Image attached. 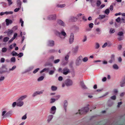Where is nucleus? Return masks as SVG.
Wrapping results in <instances>:
<instances>
[{
    "label": "nucleus",
    "instance_id": "31",
    "mask_svg": "<svg viewBox=\"0 0 125 125\" xmlns=\"http://www.w3.org/2000/svg\"><path fill=\"white\" fill-rule=\"evenodd\" d=\"M110 10L109 9H106L105 11V13L107 15L109 13Z\"/></svg>",
    "mask_w": 125,
    "mask_h": 125
},
{
    "label": "nucleus",
    "instance_id": "21",
    "mask_svg": "<svg viewBox=\"0 0 125 125\" xmlns=\"http://www.w3.org/2000/svg\"><path fill=\"white\" fill-rule=\"evenodd\" d=\"M53 116L52 115H49L48 116L47 120L48 122H49L52 119Z\"/></svg>",
    "mask_w": 125,
    "mask_h": 125
},
{
    "label": "nucleus",
    "instance_id": "8",
    "mask_svg": "<svg viewBox=\"0 0 125 125\" xmlns=\"http://www.w3.org/2000/svg\"><path fill=\"white\" fill-rule=\"evenodd\" d=\"M56 110V108L55 106H53L52 107L51 109L50 113L53 114H54Z\"/></svg>",
    "mask_w": 125,
    "mask_h": 125
},
{
    "label": "nucleus",
    "instance_id": "11",
    "mask_svg": "<svg viewBox=\"0 0 125 125\" xmlns=\"http://www.w3.org/2000/svg\"><path fill=\"white\" fill-rule=\"evenodd\" d=\"M56 16L55 15H50L48 16V19L49 20H53L55 19Z\"/></svg>",
    "mask_w": 125,
    "mask_h": 125
},
{
    "label": "nucleus",
    "instance_id": "7",
    "mask_svg": "<svg viewBox=\"0 0 125 125\" xmlns=\"http://www.w3.org/2000/svg\"><path fill=\"white\" fill-rule=\"evenodd\" d=\"M74 39V36L73 33H71L69 39V42L70 44L72 43Z\"/></svg>",
    "mask_w": 125,
    "mask_h": 125
},
{
    "label": "nucleus",
    "instance_id": "17",
    "mask_svg": "<svg viewBox=\"0 0 125 125\" xmlns=\"http://www.w3.org/2000/svg\"><path fill=\"white\" fill-rule=\"evenodd\" d=\"M80 84L82 88L84 89H86L87 88L85 85L84 84V82L83 81H81Z\"/></svg>",
    "mask_w": 125,
    "mask_h": 125
},
{
    "label": "nucleus",
    "instance_id": "47",
    "mask_svg": "<svg viewBox=\"0 0 125 125\" xmlns=\"http://www.w3.org/2000/svg\"><path fill=\"white\" fill-rule=\"evenodd\" d=\"M23 55V53L22 52H20L19 54H18V56H19V57H21Z\"/></svg>",
    "mask_w": 125,
    "mask_h": 125
},
{
    "label": "nucleus",
    "instance_id": "61",
    "mask_svg": "<svg viewBox=\"0 0 125 125\" xmlns=\"http://www.w3.org/2000/svg\"><path fill=\"white\" fill-rule=\"evenodd\" d=\"M17 35V34L16 33H15L13 35V37H12L14 39H15Z\"/></svg>",
    "mask_w": 125,
    "mask_h": 125
},
{
    "label": "nucleus",
    "instance_id": "44",
    "mask_svg": "<svg viewBox=\"0 0 125 125\" xmlns=\"http://www.w3.org/2000/svg\"><path fill=\"white\" fill-rule=\"evenodd\" d=\"M121 23H125V17L121 19Z\"/></svg>",
    "mask_w": 125,
    "mask_h": 125
},
{
    "label": "nucleus",
    "instance_id": "36",
    "mask_svg": "<svg viewBox=\"0 0 125 125\" xmlns=\"http://www.w3.org/2000/svg\"><path fill=\"white\" fill-rule=\"evenodd\" d=\"M82 60L84 62H86L88 60V58L87 57H85L83 59H82Z\"/></svg>",
    "mask_w": 125,
    "mask_h": 125
},
{
    "label": "nucleus",
    "instance_id": "27",
    "mask_svg": "<svg viewBox=\"0 0 125 125\" xmlns=\"http://www.w3.org/2000/svg\"><path fill=\"white\" fill-rule=\"evenodd\" d=\"M96 4L97 7H98L101 4V1L99 0H97V1Z\"/></svg>",
    "mask_w": 125,
    "mask_h": 125
},
{
    "label": "nucleus",
    "instance_id": "2",
    "mask_svg": "<svg viewBox=\"0 0 125 125\" xmlns=\"http://www.w3.org/2000/svg\"><path fill=\"white\" fill-rule=\"evenodd\" d=\"M55 33L58 36L63 39H65L66 34L64 31H62L61 32L57 31Z\"/></svg>",
    "mask_w": 125,
    "mask_h": 125
},
{
    "label": "nucleus",
    "instance_id": "14",
    "mask_svg": "<svg viewBox=\"0 0 125 125\" xmlns=\"http://www.w3.org/2000/svg\"><path fill=\"white\" fill-rule=\"evenodd\" d=\"M48 44L49 46H52L54 44V42L53 41H49L48 42Z\"/></svg>",
    "mask_w": 125,
    "mask_h": 125
},
{
    "label": "nucleus",
    "instance_id": "43",
    "mask_svg": "<svg viewBox=\"0 0 125 125\" xmlns=\"http://www.w3.org/2000/svg\"><path fill=\"white\" fill-rule=\"evenodd\" d=\"M7 51V48L5 47L3 48H2V52H5Z\"/></svg>",
    "mask_w": 125,
    "mask_h": 125
},
{
    "label": "nucleus",
    "instance_id": "20",
    "mask_svg": "<svg viewBox=\"0 0 125 125\" xmlns=\"http://www.w3.org/2000/svg\"><path fill=\"white\" fill-rule=\"evenodd\" d=\"M27 96L26 95H24L23 96H22L20 98H19L18 99L20 101L22 100L25 98L26 97H27Z\"/></svg>",
    "mask_w": 125,
    "mask_h": 125
},
{
    "label": "nucleus",
    "instance_id": "19",
    "mask_svg": "<svg viewBox=\"0 0 125 125\" xmlns=\"http://www.w3.org/2000/svg\"><path fill=\"white\" fill-rule=\"evenodd\" d=\"M23 102L22 101H21L17 103V105L18 106H21L23 105Z\"/></svg>",
    "mask_w": 125,
    "mask_h": 125
},
{
    "label": "nucleus",
    "instance_id": "51",
    "mask_svg": "<svg viewBox=\"0 0 125 125\" xmlns=\"http://www.w3.org/2000/svg\"><path fill=\"white\" fill-rule=\"evenodd\" d=\"M5 61V59L3 58H1L0 62L1 63L4 62Z\"/></svg>",
    "mask_w": 125,
    "mask_h": 125
},
{
    "label": "nucleus",
    "instance_id": "22",
    "mask_svg": "<svg viewBox=\"0 0 125 125\" xmlns=\"http://www.w3.org/2000/svg\"><path fill=\"white\" fill-rule=\"evenodd\" d=\"M53 70H51L49 72V73L50 75H52L54 73L55 70L54 68H53Z\"/></svg>",
    "mask_w": 125,
    "mask_h": 125
},
{
    "label": "nucleus",
    "instance_id": "9",
    "mask_svg": "<svg viewBox=\"0 0 125 125\" xmlns=\"http://www.w3.org/2000/svg\"><path fill=\"white\" fill-rule=\"evenodd\" d=\"M115 55L113 54L111 55V57L110 60L108 61V62L110 63H112L115 60Z\"/></svg>",
    "mask_w": 125,
    "mask_h": 125
},
{
    "label": "nucleus",
    "instance_id": "34",
    "mask_svg": "<svg viewBox=\"0 0 125 125\" xmlns=\"http://www.w3.org/2000/svg\"><path fill=\"white\" fill-rule=\"evenodd\" d=\"M72 21H75L77 20V19L75 17H72Z\"/></svg>",
    "mask_w": 125,
    "mask_h": 125
},
{
    "label": "nucleus",
    "instance_id": "10",
    "mask_svg": "<svg viewBox=\"0 0 125 125\" xmlns=\"http://www.w3.org/2000/svg\"><path fill=\"white\" fill-rule=\"evenodd\" d=\"M120 86L121 87L125 86V76H124V78L120 82Z\"/></svg>",
    "mask_w": 125,
    "mask_h": 125
},
{
    "label": "nucleus",
    "instance_id": "38",
    "mask_svg": "<svg viewBox=\"0 0 125 125\" xmlns=\"http://www.w3.org/2000/svg\"><path fill=\"white\" fill-rule=\"evenodd\" d=\"M115 31V29L113 28H111L110 29V32L111 33H114Z\"/></svg>",
    "mask_w": 125,
    "mask_h": 125
},
{
    "label": "nucleus",
    "instance_id": "26",
    "mask_svg": "<svg viewBox=\"0 0 125 125\" xmlns=\"http://www.w3.org/2000/svg\"><path fill=\"white\" fill-rule=\"evenodd\" d=\"M44 78V77L43 76H41L38 78L37 80L38 81H41Z\"/></svg>",
    "mask_w": 125,
    "mask_h": 125
},
{
    "label": "nucleus",
    "instance_id": "39",
    "mask_svg": "<svg viewBox=\"0 0 125 125\" xmlns=\"http://www.w3.org/2000/svg\"><path fill=\"white\" fill-rule=\"evenodd\" d=\"M44 90H42L40 91H36L37 93V95L40 94H42L43 93V92L44 91Z\"/></svg>",
    "mask_w": 125,
    "mask_h": 125
},
{
    "label": "nucleus",
    "instance_id": "52",
    "mask_svg": "<svg viewBox=\"0 0 125 125\" xmlns=\"http://www.w3.org/2000/svg\"><path fill=\"white\" fill-rule=\"evenodd\" d=\"M94 24L93 23H90L89 24V26L90 28H92L93 27Z\"/></svg>",
    "mask_w": 125,
    "mask_h": 125
},
{
    "label": "nucleus",
    "instance_id": "59",
    "mask_svg": "<svg viewBox=\"0 0 125 125\" xmlns=\"http://www.w3.org/2000/svg\"><path fill=\"white\" fill-rule=\"evenodd\" d=\"M63 79V78L62 76H59L58 78V80L59 81H62Z\"/></svg>",
    "mask_w": 125,
    "mask_h": 125
},
{
    "label": "nucleus",
    "instance_id": "29",
    "mask_svg": "<svg viewBox=\"0 0 125 125\" xmlns=\"http://www.w3.org/2000/svg\"><path fill=\"white\" fill-rule=\"evenodd\" d=\"M105 17V15H99V18L98 19H102L104 18Z\"/></svg>",
    "mask_w": 125,
    "mask_h": 125
},
{
    "label": "nucleus",
    "instance_id": "4",
    "mask_svg": "<svg viewBox=\"0 0 125 125\" xmlns=\"http://www.w3.org/2000/svg\"><path fill=\"white\" fill-rule=\"evenodd\" d=\"M82 58V56H80L77 58L75 62V63L77 65L79 66L81 63Z\"/></svg>",
    "mask_w": 125,
    "mask_h": 125
},
{
    "label": "nucleus",
    "instance_id": "32",
    "mask_svg": "<svg viewBox=\"0 0 125 125\" xmlns=\"http://www.w3.org/2000/svg\"><path fill=\"white\" fill-rule=\"evenodd\" d=\"M10 61L11 62H15L16 61L15 58L14 57H12L10 59Z\"/></svg>",
    "mask_w": 125,
    "mask_h": 125
},
{
    "label": "nucleus",
    "instance_id": "54",
    "mask_svg": "<svg viewBox=\"0 0 125 125\" xmlns=\"http://www.w3.org/2000/svg\"><path fill=\"white\" fill-rule=\"evenodd\" d=\"M20 7H19L18 8H16V9H15L14 10V11L15 12H18V11H19V10H20Z\"/></svg>",
    "mask_w": 125,
    "mask_h": 125
},
{
    "label": "nucleus",
    "instance_id": "33",
    "mask_svg": "<svg viewBox=\"0 0 125 125\" xmlns=\"http://www.w3.org/2000/svg\"><path fill=\"white\" fill-rule=\"evenodd\" d=\"M79 47L78 46H76L74 48V52H77L78 50Z\"/></svg>",
    "mask_w": 125,
    "mask_h": 125
},
{
    "label": "nucleus",
    "instance_id": "16",
    "mask_svg": "<svg viewBox=\"0 0 125 125\" xmlns=\"http://www.w3.org/2000/svg\"><path fill=\"white\" fill-rule=\"evenodd\" d=\"M17 6L20 8L21 7V3L20 0H17Z\"/></svg>",
    "mask_w": 125,
    "mask_h": 125
},
{
    "label": "nucleus",
    "instance_id": "62",
    "mask_svg": "<svg viewBox=\"0 0 125 125\" xmlns=\"http://www.w3.org/2000/svg\"><path fill=\"white\" fill-rule=\"evenodd\" d=\"M51 103H52L54 102L56 100L55 99L51 98Z\"/></svg>",
    "mask_w": 125,
    "mask_h": 125
},
{
    "label": "nucleus",
    "instance_id": "58",
    "mask_svg": "<svg viewBox=\"0 0 125 125\" xmlns=\"http://www.w3.org/2000/svg\"><path fill=\"white\" fill-rule=\"evenodd\" d=\"M17 103L16 102H15L13 103L12 104V106L13 107H14L16 105H17Z\"/></svg>",
    "mask_w": 125,
    "mask_h": 125
},
{
    "label": "nucleus",
    "instance_id": "45",
    "mask_svg": "<svg viewBox=\"0 0 125 125\" xmlns=\"http://www.w3.org/2000/svg\"><path fill=\"white\" fill-rule=\"evenodd\" d=\"M16 68V66H13L12 68L10 69H9V70L10 71H13V70L14 69H15Z\"/></svg>",
    "mask_w": 125,
    "mask_h": 125
},
{
    "label": "nucleus",
    "instance_id": "24",
    "mask_svg": "<svg viewBox=\"0 0 125 125\" xmlns=\"http://www.w3.org/2000/svg\"><path fill=\"white\" fill-rule=\"evenodd\" d=\"M51 89L52 91H54L56 90L57 89V88L55 86H52L51 87Z\"/></svg>",
    "mask_w": 125,
    "mask_h": 125
},
{
    "label": "nucleus",
    "instance_id": "35",
    "mask_svg": "<svg viewBox=\"0 0 125 125\" xmlns=\"http://www.w3.org/2000/svg\"><path fill=\"white\" fill-rule=\"evenodd\" d=\"M100 47V45L99 43H96L95 46V49H98Z\"/></svg>",
    "mask_w": 125,
    "mask_h": 125
},
{
    "label": "nucleus",
    "instance_id": "3",
    "mask_svg": "<svg viewBox=\"0 0 125 125\" xmlns=\"http://www.w3.org/2000/svg\"><path fill=\"white\" fill-rule=\"evenodd\" d=\"M124 33L122 31H120L117 34V35L119 36L117 38V39L119 41H120L123 40L124 38V36L123 35Z\"/></svg>",
    "mask_w": 125,
    "mask_h": 125
},
{
    "label": "nucleus",
    "instance_id": "15",
    "mask_svg": "<svg viewBox=\"0 0 125 125\" xmlns=\"http://www.w3.org/2000/svg\"><path fill=\"white\" fill-rule=\"evenodd\" d=\"M57 23L60 25L63 26H65V23L61 20H58L57 21Z\"/></svg>",
    "mask_w": 125,
    "mask_h": 125
},
{
    "label": "nucleus",
    "instance_id": "30",
    "mask_svg": "<svg viewBox=\"0 0 125 125\" xmlns=\"http://www.w3.org/2000/svg\"><path fill=\"white\" fill-rule=\"evenodd\" d=\"M9 38L8 37H6L4 38L3 39V42H7L9 39Z\"/></svg>",
    "mask_w": 125,
    "mask_h": 125
},
{
    "label": "nucleus",
    "instance_id": "28",
    "mask_svg": "<svg viewBox=\"0 0 125 125\" xmlns=\"http://www.w3.org/2000/svg\"><path fill=\"white\" fill-rule=\"evenodd\" d=\"M67 104L68 103L67 101L66 100L64 101V107L65 110H66V107Z\"/></svg>",
    "mask_w": 125,
    "mask_h": 125
},
{
    "label": "nucleus",
    "instance_id": "5",
    "mask_svg": "<svg viewBox=\"0 0 125 125\" xmlns=\"http://www.w3.org/2000/svg\"><path fill=\"white\" fill-rule=\"evenodd\" d=\"M65 84L67 86H70L73 84L72 81L70 79H67L65 81Z\"/></svg>",
    "mask_w": 125,
    "mask_h": 125
},
{
    "label": "nucleus",
    "instance_id": "49",
    "mask_svg": "<svg viewBox=\"0 0 125 125\" xmlns=\"http://www.w3.org/2000/svg\"><path fill=\"white\" fill-rule=\"evenodd\" d=\"M20 22L21 23V25L22 27L23 26L24 22L22 19H20Z\"/></svg>",
    "mask_w": 125,
    "mask_h": 125
},
{
    "label": "nucleus",
    "instance_id": "55",
    "mask_svg": "<svg viewBox=\"0 0 125 125\" xmlns=\"http://www.w3.org/2000/svg\"><path fill=\"white\" fill-rule=\"evenodd\" d=\"M5 79L4 76H1L0 78V81H3Z\"/></svg>",
    "mask_w": 125,
    "mask_h": 125
},
{
    "label": "nucleus",
    "instance_id": "6",
    "mask_svg": "<svg viewBox=\"0 0 125 125\" xmlns=\"http://www.w3.org/2000/svg\"><path fill=\"white\" fill-rule=\"evenodd\" d=\"M70 72V70L67 68L63 69L61 71V73L64 75H67Z\"/></svg>",
    "mask_w": 125,
    "mask_h": 125
},
{
    "label": "nucleus",
    "instance_id": "46",
    "mask_svg": "<svg viewBox=\"0 0 125 125\" xmlns=\"http://www.w3.org/2000/svg\"><path fill=\"white\" fill-rule=\"evenodd\" d=\"M40 69L39 68H37L35 70H34L33 71V73H36Z\"/></svg>",
    "mask_w": 125,
    "mask_h": 125
},
{
    "label": "nucleus",
    "instance_id": "41",
    "mask_svg": "<svg viewBox=\"0 0 125 125\" xmlns=\"http://www.w3.org/2000/svg\"><path fill=\"white\" fill-rule=\"evenodd\" d=\"M116 21L117 22H120L121 23V19L120 17H118L116 19Z\"/></svg>",
    "mask_w": 125,
    "mask_h": 125
},
{
    "label": "nucleus",
    "instance_id": "25",
    "mask_svg": "<svg viewBox=\"0 0 125 125\" xmlns=\"http://www.w3.org/2000/svg\"><path fill=\"white\" fill-rule=\"evenodd\" d=\"M10 115V113L9 112L6 114L3 117V118H6L8 116H9Z\"/></svg>",
    "mask_w": 125,
    "mask_h": 125
},
{
    "label": "nucleus",
    "instance_id": "53",
    "mask_svg": "<svg viewBox=\"0 0 125 125\" xmlns=\"http://www.w3.org/2000/svg\"><path fill=\"white\" fill-rule=\"evenodd\" d=\"M111 98L112 100H115V99L116 98V96L115 95H114L113 96H111Z\"/></svg>",
    "mask_w": 125,
    "mask_h": 125
},
{
    "label": "nucleus",
    "instance_id": "56",
    "mask_svg": "<svg viewBox=\"0 0 125 125\" xmlns=\"http://www.w3.org/2000/svg\"><path fill=\"white\" fill-rule=\"evenodd\" d=\"M27 118L26 116V114L25 115H24L23 116L22 118V119H25Z\"/></svg>",
    "mask_w": 125,
    "mask_h": 125
},
{
    "label": "nucleus",
    "instance_id": "13",
    "mask_svg": "<svg viewBox=\"0 0 125 125\" xmlns=\"http://www.w3.org/2000/svg\"><path fill=\"white\" fill-rule=\"evenodd\" d=\"M6 25L7 26H8L9 24H11L12 21L11 20L7 19L6 20Z\"/></svg>",
    "mask_w": 125,
    "mask_h": 125
},
{
    "label": "nucleus",
    "instance_id": "18",
    "mask_svg": "<svg viewBox=\"0 0 125 125\" xmlns=\"http://www.w3.org/2000/svg\"><path fill=\"white\" fill-rule=\"evenodd\" d=\"M49 70V68H45L43 69L41 71H40V73H42L43 72L45 71H46L47 72H48Z\"/></svg>",
    "mask_w": 125,
    "mask_h": 125
},
{
    "label": "nucleus",
    "instance_id": "12",
    "mask_svg": "<svg viewBox=\"0 0 125 125\" xmlns=\"http://www.w3.org/2000/svg\"><path fill=\"white\" fill-rule=\"evenodd\" d=\"M13 32V31L12 30H8V31H6L5 32V33H7V35L9 36L11 35Z\"/></svg>",
    "mask_w": 125,
    "mask_h": 125
},
{
    "label": "nucleus",
    "instance_id": "40",
    "mask_svg": "<svg viewBox=\"0 0 125 125\" xmlns=\"http://www.w3.org/2000/svg\"><path fill=\"white\" fill-rule=\"evenodd\" d=\"M65 6V4L58 5L57 6L59 7L63 8Z\"/></svg>",
    "mask_w": 125,
    "mask_h": 125
},
{
    "label": "nucleus",
    "instance_id": "64",
    "mask_svg": "<svg viewBox=\"0 0 125 125\" xmlns=\"http://www.w3.org/2000/svg\"><path fill=\"white\" fill-rule=\"evenodd\" d=\"M37 95V93L36 92H35L33 93V94L32 95V96L33 97H34L36 96Z\"/></svg>",
    "mask_w": 125,
    "mask_h": 125
},
{
    "label": "nucleus",
    "instance_id": "50",
    "mask_svg": "<svg viewBox=\"0 0 125 125\" xmlns=\"http://www.w3.org/2000/svg\"><path fill=\"white\" fill-rule=\"evenodd\" d=\"M87 40V37L85 35L84 36V39L83 40V42H84L86 41Z\"/></svg>",
    "mask_w": 125,
    "mask_h": 125
},
{
    "label": "nucleus",
    "instance_id": "48",
    "mask_svg": "<svg viewBox=\"0 0 125 125\" xmlns=\"http://www.w3.org/2000/svg\"><path fill=\"white\" fill-rule=\"evenodd\" d=\"M60 61L59 59H57L54 61V63H58Z\"/></svg>",
    "mask_w": 125,
    "mask_h": 125
},
{
    "label": "nucleus",
    "instance_id": "1",
    "mask_svg": "<svg viewBox=\"0 0 125 125\" xmlns=\"http://www.w3.org/2000/svg\"><path fill=\"white\" fill-rule=\"evenodd\" d=\"M89 110V108L88 107H85L82 108L81 110H79L78 111V112L76 114H79L80 115H82L85 114Z\"/></svg>",
    "mask_w": 125,
    "mask_h": 125
},
{
    "label": "nucleus",
    "instance_id": "60",
    "mask_svg": "<svg viewBox=\"0 0 125 125\" xmlns=\"http://www.w3.org/2000/svg\"><path fill=\"white\" fill-rule=\"evenodd\" d=\"M107 42H105L102 46V47L103 48H105L107 45Z\"/></svg>",
    "mask_w": 125,
    "mask_h": 125
},
{
    "label": "nucleus",
    "instance_id": "57",
    "mask_svg": "<svg viewBox=\"0 0 125 125\" xmlns=\"http://www.w3.org/2000/svg\"><path fill=\"white\" fill-rule=\"evenodd\" d=\"M13 12L12 11H7V15L8 14H12L13 13Z\"/></svg>",
    "mask_w": 125,
    "mask_h": 125
},
{
    "label": "nucleus",
    "instance_id": "37",
    "mask_svg": "<svg viewBox=\"0 0 125 125\" xmlns=\"http://www.w3.org/2000/svg\"><path fill=\"white\" fill-rule=\"evenodd\" d=\"M11 53L13 56H18V53H17L15 52L14 51H13Z\"/></svg>",
    "mask_w": 125,
    "mask_h": 125
},
{
    "label": "nucleus",
    "instance_id": "63",
    "mask_svg": "<svg viewBox=\"0 0 125 125\" xmlns=\"http://www.w3.org/2000/svg\"><path fill=\"white\" fill-rule=\"evenodd\" d=\"M122 104V102H118V104L117 105V107H119L120 106V105L121 104Z\"/></svg>",
    "mask_w": 125,
    "mask_h": 125
},
{
    "label": "nucleus",
    "instance_id": "23",
    "mask_svg": "<svg viewBox=\"0 0 125 125\" xmlns=\"http://www.w3.org/2000/svg\"><path fill=\"white\" fill-rule=\"evenodd\" d=\"M113 67L114 69L116 70H117L119 68L118 66L116 64H114L113 66Z\"/></svg>",
    "mask_w": 125,
    "mask_h": 125
},
{
    "label": "nucleus",
    "instance_id": "42",
    "mask_svg": "<svg viewBox=\"0 0 125 125\" xmlns=\"http://www.w3.org/2000/svg\"><path fill=\"white\" fill-rule=\"evenodd\" d=\"M9 5H10L13 3V2L11 0H7Z\"/></svg>",
    "mask_w": 125,
    "mask_h": 125
}]
</instances>
